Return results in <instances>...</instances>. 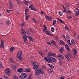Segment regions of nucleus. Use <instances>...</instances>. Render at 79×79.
<instances>
[{
	"mask_svg": "<svg viewBox=\"0 0 79 79\" xmlns=\"http://www.w3.org/2000/svg\"><path fill=\"white\" fill-rule=\"evenodd\" d=\"M17 56L18 58L19 59V61H23L22 60V58H23V56H22V51H19L18 53Z\"/></svg>",
	"mask_w": 79,
	"mask_h": 79,
	"instance_id": "f257e3e1",
	"label": "nucleus"
},
{
	"mask_svg": "<svg viewBox=\"0 0 79 79\" xmlns=\"http://www.w3.org/2000/svg\"><path fill=\"white\" fill-rule=\"evenodd\" d=\"M33 66V69H36L38 68V66L39 65L36 62L32 61L31 62Z\"/></svg>",
	"mask_w": 79,
	"mask_h": 79,
	"instance_id": "f03ea898",
	"label": "nucleus"
},
{
	"mask_svg": "<svg viewBox=\"0 0 79 79\" xmlns=\"http://www.w3.org/2000/svg\"><path fill=\"white\" fill-rule=\"evenodd\" d=\"M31 69H18L17 70V72L18 73H23L24 72H26V73H27L28 72H31Z\"/></svg>",
	"mask_w": 79,
	"mask_h": 79,
	"instance_id": "7ed1b4c3",
	"label": "nucleus"
},
{
	"mask_svg": "<svg viewBox=\"0 0 79 79\" xmlns=\"http://www.w3.org/2000/svg\"><path fill=\"white\" fill-rule=\"evenodd\" d=\"M44 60H45L48 63H52V58L51 57L47 58V57H44Z\"/></svg>",
	"mask_w": 79,
	"mask_h": 79,
	"instance_id": "20e7f679",
	"label": "nucleus"
},
{
	"mask_svg": "<svg viewBox=\"0 0 79 79\" xmlns=\"http://www.w3.org/2000/svg\"><path fill=\"white\" fill-rule=\"evenodd\" d=\"M71 56L72 55L69 53L68 55L66 54L65 55V58L68 61H70V59H69V56L70 58H71Z\"/></svg>",
	"mask_w": 79,
	"mask_h": 79,
	"instance_id": "39448f33",
	"label": "nucleus"
},
{
	"mask_svg": "<svg viewBox=\"0 0 79 79\" xmlns=\"http://www.w3.org/2000/svg\"><path fill=\"white\" fill-rule=\"evenodd\" d=\"M1 44L0 45V47L1 48H3L4 47H5V44L4 43V41L3 40H1Z\"/></svg>",
	"mask_w": 79,
	"mask_h": 79,
	"instance_id": "423d86ee",
	"label": "nucleus"
},
{
	"mask_svg": "<svg viewBox=\"0 0 79 79\" xmlns=\"http://www.w3.org/2000/svg\"><path fill=\"white\" fill-rule=\"evenodd\" d=\"M5 73L6 74L8 75L10 73H11V71L10 70V69H6L5 71Z\"/></svg>",
	"mask_w": 79,
	"mask_h": 79,
	"instance_id": "0eeeda50",
	"label": "nucleus"
},
{
	"mask_svg": "<svg viewBox=\"0 0 79 79\" xmlns=\"http://www.w3.org/2000/svg\"><path fill=\"white\" fill-rule=\"evenodd\" d=\"M11 67L13 69H17V68H16V66L15 65V64H12L11 65Z\"/></svg>",
	"mask_w": 79,
	"mask_h": 79,
	"instance_id": "6e6552de",
	"label": "nucleus"
},
{
	"mask_svg": "<svg viewBox=\"0 0 79 79\" xmlns=\"http://www.w3.org/2000/svg\"><path fill=\"white\" fill-rule=\"evenodd\" d=\"M46 19L47 20H48V21H51L52 20V18L51 17H49L48 16L46 15Z\"/></svg>",
	"mask_w": 79,
	"mask_h": 79,
	"instance_id": "1a4fd4ad",
	"label": "nucleus"
},
{
	"mask_svg": "<svg viewBox=\"0 0 79 79\" xmlns=\"http://www.w3.org/2000/svg\"><path fill=\"white\" fill-rule=\"evenodd\" d=\"M21 75L23 77H24V78H26V77H27V74L25 73H22L21 74Z\"/></svg>",
	"mask_w": 79,
	"mask_h": 79,
	"instance_id": "9d476101",
	"label": "nucleus"
},
{
	"mask_svg": "<svg viewBox=\"0 0 79 79\" xmlns=\"http://www.w3.org/2000/svg\"><path fill=\"white\" fill-rule=\"evenodd\" d=\"M50 42H51L52 44V45H53L55 46V44H56V42H55V41L52 40H50Z\"/></svg>",
	"mask_w": 79,
	"mask_h": 79,
	"instance_id": "9b49d317",
	"label": "nucleus"
},
{
	"mask_svg": "<svg viewBox=\"0 0 79 79\" xmlns=\"http://www.w3.org/2000/svg\"><path fill=\"white\" fill-rule=\"evenodd\" d=\"M23 39L24 40V42L26 43L27 42V35H24L23 37Z\"/></svg>",
	"mask_w": 79,
	"mask_h": 79,
	"instance_id": "f8f14e48",
	"label": "nucleus"
},
{
	"mask_svg": "<svg viewBox=\"0 0 79 79\" xmlns=\"http://www.w3.org/2000/svg\"><path fill=\"white\" fill-rule=\"evenodd\" d=\"M65 48H66L67 50H68V52H70V48L67 44H65Z\"/></svg>",
	"mask_w": 79,
	"mask_h": 79,
	"instance_id": "ddd939ff",
	"label": "nucleus"
},
{
	"mask_svg": "<svg viewBox=\"0 0 79 79\" xmlns=\"http://www.w3.org/2000/svg\"><path fill=\"white\" fill-rule=\"evenodd\" d=\"M9 7L10 9H12V8H13V6L12 4V3L11 2H10L9 3Z\"/></svg>",
	"mask_w": 79,
	"mask_h": 79,
	"instance_id": "4468645a",
	"label": "nucleus"
},
{
	"mask_svg": "<svg viewBox=\"0 0 79 79\" xmlns=\"http://www.w3.org/2000/svg\"><path fill=\"white\" fill-rule=\"evenodd\" d=\"M40 73H39V71L38 69L36 70V71L35 72V76H38L39 75Z\"/></svg>",
	"mask_w": 79,
	"mask_h": 79,
	"instance_id": "2eb2a0df",
	"label": "nucleus"
},
{
	"mask_svg": "<svg viewBox=\"0 0 79 79\" xmlns=\"http://www.w3.org/2000/svg\"><path fill=\"white\" fill-rule=\"evenodd\" d=\"M21 31V34L22 35H24L26 34V31H25V30L24 29H22V30Z\"/></svg>",
	"mask_w": 79,
	"mask_h": 79,
	"instance_id": "dca6fc26",
	"label": "nucleus"
},
{
	"mask_svg": "<svg viewBox=\"0 0 79 79\" xmlns=\"http://www.w3.org/2000/svg\"><path fill=\"white\" fill-rule=\"evenodd\" d=\"M71 45H75V42H74V40H71Z\"/></svg>",
	"mask_w": 79,
	"mask_h": 79,
	"instance_id": "f3484780",
	"label": "nucleus"
},
{
	"mask_svg": "<svg viewBox=\"0 0 79 79\" xmlns=\"http://www.w3.org/2000/svg\"><path fill=\"white\" fill-rule=\"evenodd\" d=\"M58 20L59 21V22H60V23H62V24H65L64 21H63L61 19L58 18Z\"/></svg>",
	"mask_w": 79,
	"mask_h": 79,
	"instance_id": "a211bd4d",
	"label": "nucleus"
},
{
	"mask_svg": "<svg viewBox=\"0 0 79 79\" xmlns=\"http://www.w3.org/2000/svg\"><path fill=\"white\" fill-rule=\"evenodd\" d=\"M73 53L75 55H76V54H77V50H76V49L74 48V49H73Z\"/></svg>",
	"mask_w": 79,
	"mask_h": 79,
	"instance_id": "6ab92c4d",
	"label": "nucleus"
},
{
	"mask_svg": "<svg viewBox=\"0 0 79 79\" xmlns=\"http://www.w3.org/2000/svg\"><path fill=\"white\" fill-rule=\"evenodd\" d=\"M58 58H60L61 59H64V56L61 54L59 55L58 56Z\"/></svg>",
	"mask_w": 79,
	"mask_h": 79,
	"instance_id": "aec40b11",
	"label": "nucleus"
},
{
	"mask_svg": "<svg viewBox=\"0 0 79 79\" xmlns=\"http://www.w3.org/2000/svg\"><path fill=\"white\" fill-rule=\"evenodd\" d=\"M56 59L55 58H52L51 59V63L52 62H56Z\"/></svg>",
	"mask_w": 79,
	"mask_h": 79,
	"instance_id": "412c9836",
	"label": "nucleus"
},
{
	"mask_svg": "<svg viewBox=\"0 0 79 79\" xmlns=\"http://www.w3.org/2000/svg\"><path fill=\"white\" fill-rule=\"evenodd\" d=\"M60 42L59 43V44L60 45H61V44H62L63 45H64V41H62V40H60Z\"/></svg>",
	"mask_w": 79,
	"mask_h": 79,
	"instance_id": "4be33fe9",
	"label": "nucleus"
},
{
	"mask_svg": "<svg viewBox=\"0 0 79 79\" xmlns=\"http://www.w3.org/2000/svg\"><path fill=\"white\" fill-rule=\"evenodd\" d=\"M37 70H39V72L40 73V74H43V73H44V70L43 69H38Z\"/></svg>",
	"mask_w": 79,
	"mask_h": 79,
	"instance_id": "5701e85b",
	"label": "nucleus"
},
{
	"mask_svg": "<svg viewBox=\"0 0 79 79\" xmlns=\"http://www.w3.org/2000/svg\"><path fill=\"white\" fill-rule=\"evenodd\" d=\"M59 51L60 53H62V52H63V51H64L63 48V47H61V48L59 49Z\"/></svg>",
	"mask_w": 79,
	"mask_h": 79,
	"instance_id": "b1692460",
	"label": "nucleus"
},
{
	"mask_svg": "<svg viewBox=\"0 0 79 79\" xmlns=\"http://www.w3.org/2000/svg\"><path fill=\"white\" fill-rule=\"evenodd\" d=\"M75 15L76 16H79V11H75Z\"/></svg>",
	"mask_w": 79,
	"mask_h": 79,
	"instance_id": "393cba45",
	"label": "nucleus"
},
{
	"mask_svg": "<svg viewBox=\"0 0 79 79\" xmlns=\"http://www.w3.org/2000/svg\"><path fill=\"white\" fill-rule=\"evenodd\" d=\"M9 62L10 61L11 63H14V62H13V59L12 58H10L9 59Z\"/></svg>",
	"mask_w": 79,
	"mask_h": 79,
	"instance_id": "a878e982",
	"label": "nucleus"
},
{
	"mask_svg": "<svg viewBox=\"0 0 79 79\" xmlns=\"http://www.w3.org/2000/svg\"><path fill=\"white\" fill-rule=\"evenodd\" d=\"M6 24H11V22L9 20H8L7 22L6 23Z\"/></svg>",
	"mask_w": 79,
	"mask_h": 79,
	"instance_id": "bb28decb",
	"label": "nucleus"
},
{
	"mask_svg": "<svg viewBox=\"0 0 79 79\" xmlns=\"http://www.w3.org/2000/svg\"><path fill=\"white\" fill-rule=\"evenodd\" d=\"M65 6L68 9H69V8H70V6H69V4H66L65 5Z\"/></svg>",
	"mask_w": 79,
	"mask_h": 79,
	"instance_id": "cd10ccee",
	"label": "nucleus"
},
{
	"mask_svg": "<svg viewBox=\"0 0 79 79\" xmlns=\"http://www.w3.org/2000/svg\"><path fill=\"white\" fill-rule=\"evenodd\" d=\"M31 10H33V11H37V9L35 7H33L32 8H31Z\"/></svg>",
	"mask_w": 79,
	"mask_h": 79,
	"instance_id": "c85d7f7f",
	"label": "nucleus"
},
{
	"mask_svg": "<svg viewBox=\"0 0 79 79\" xmlns=\"http://www.w3.org/2000/svg\"><path fill=\"white\" fill-rule=\"evenodd\" d=\"M53 70H51V69H48V72L49 73H52V72H53Z\"/></svg>",
	"mask_w": 79,
	"mask_h": 79,
	"instance_id": "c756f323",
	"label": "nucleus"
},
{
	"mask_svg": "<svg viewBox=\"0 0 79 79\" xmlns=\"http://www.w3.org/2000/svg\"><path fill=\"white\" fill-rule=\"evenodd\" d=\"M53 25L54 26H55V24H56V20L53 19Z\"/></svg>",
	"mask_w": 79,
	"mask_h": 79,
	"instance_id": "7c9ffc66",
	"label": "nucleus"
},
{
	"mask_svg": "<svg viewBox=\"0 0 79 79\" xmlns=\"http://www.w3.org/2000/svg\"><path fill=\"white\" fill-rule=\"evenodd\" d=\"M3 68V65L2 64V62L0 61V69Z\"/></svg>",
	"mask_w": 79,
	"mask_h": 79,
	"instance_id": "2f4dec72",
	"label": "nucleus"
},
{
	"mask_svg": "<svg viewBox=\"0 0 79 79\" xmlns=\"http://www.w3.org/2000/svg\"><path fill=\"white\" fill-rule=\"evenodd\" d=\"M10 50L11 52H12V51H13L14 50H15V48L13 47H11L10 48Z\"/></svg>",
	"mask_w": 79,
	"mask_h": 79,
	"instance_id": "473e14b6",
	"label": "nucleus"
},
{
	"mask_svg": "<svg viewBox=\"0 0 79 79\" xmlns=\"http://www.w3.org/2000/svg\"><path fill=\"white\" fill-rule=\"evenodd\" d=\"M51 30L52 32H55V29L53 27H52L51 28Z\"/></svg>",
	"mask_w": 79,
	"mask_h": 79,
	"instance_id": "72a5a7b5",
	"label": "nucleus"
},
{
	"mask_svg": "<svg viewBox=\"0 0 79 79\" xmlns=\"http://www.w3.org/2000/svg\"><path fill=\"white\" fill-rule=\"evenodd\" d=\"M45 32H46V33L47 35H49V34H50V31L48 30L46 31Z\"/></svg>",
	"mask_w": 79,
	"mask_h": 79,
	"instance_id": "f704fd0d",
	"label": "nucleus"
},
{
	"mask_svg": "<svg viewBox=\"0 0 79 79\" xmlns=\"http://www.w3.org/2000/svg\"><path fill=\"white\" fill-rule=\"evenodd\" d=\"M25 25V23L24 22H23L22 24H20V26H22V27H23V26H24Z\"/></svg>",
	"mask_w": 79,
	"mask_h": 79,
	"instance_id": "c9c22d12",
	"label": "nucleus"
},
{
	"mask_svg": "<svg viewBox=\"0 0 79 79\" xmlns=\"http://www.w3.org/2000/svg\"><path fill=\"white\" fill-rule=\"evenodd\" d=\"M6 11H7V13H10V12L12 11V10H8V9H6Z\"/></svg>",
	"mask_w": 79,
	"mask_h": 79,
	"instance_id": "e433bc0d",
	"label": "nucleus"
},
{
	"mask_svg": "<svg viewBox=\"0 0 79 79\" xmlns=\"http://www.w3.org/2000/svg\"><path fill=\"white\" fill-rule=\"evenodd\" d=\"M38 53H39V54H40V55H41L42 56H42V55H43V53H43V52H41L39 51Z\"/></svg>",
	"mask_w": 79,
	"mask_h": 79,
	"instance_id": "4c0bfd02",
	"label": "nucleus"
},
{
	"mask_svg": "<svg viewBox=\"0 0 79 79\" xmlns=\"http://www.w3.org/2000/svg\"><path fill=\"white\" fill-rule=\"evenodd\" d=\"M54 56L55 57H56V54L54 53H52V56Z\"/></svg>",
	"mask_w": 79,
	"mask_h": 79,
	"instance_id": "58836bf2",
	"label": "nucleus"
},
{
	"mask_svg": "<svg viewBox=\"0 0 79 79\" xmlns=\"http://www.w3.org/2000/svg\"><path fill=\"white\" fill-rule=\"evenodd\" d=\"M29 15H27L25 17L26 20H27L29 19Z\"/></svg>",
	"mask_w": 79,
	"mask_h": 79,
	"instance_id": "ea45409f",
	"label": "nucleus"
},
{
	"mask_svg": "<svg viewBox=\"0 0 79 79\" xmlns=\"http://www.w3.org/2000/svg\"><path fill=\"white\" fill-rule=\"evenodd\" d=\"M14 79H19V78L17 76H14Z\"/></svg>",
	"mask_w": 79,
	"mask_h": 79,
	"instance_id": "a19ab883",
	"label": "nucleus"
},
{
	"mask_svg": "<svg viewBox=\"0 0 79 79\" xmlns=\"http://www.w3.org/2000/svg\"><path fill=\"white\" fill-rule=\"evenodd\" d=\"M25 4L26 5H28V4H29V2H28L27 1H25Z\"/></svg>",
	"mask_w": 79,
	"mask_h": 79,
	"instance_id": "79ce46f5",
	"label": "nucleus"
},
{
	"mask_svg": "<svg viewBox=\"0 0 79 79\" xmlns=\"http://www.w3.org/2000/svg\"><path fill=\"white\" fill-rule=\"evenodd\" d=\"M65 27L66 29H67V30H69V27L67 26V25L65 26Z\"/></svg>",
	"mask_w": 79,
	"mask_h": 79,
	"instance_id": "37998d69",
	"label": "nucleus"
},
{
	"mask_svg": "<svg viewBox=\"0 0 79 79\" xmlns=\"http://www.w3.org/2000/svg\"><path fill=\"white\" fill-rule=\"evenodd\" d=\"M29 39L30 41H31V42H34V40H33V39H32V38L31 37Z\"/></svg>",
	"mask_w": 79,
	"mask_h": 79,
	"instance_id": "c03bdc74",
	"label": "nucleus"
},
{
	"mask_svg": "<svg viewBox=\"0 0 79 79\" xmlns=\"http://www.w3.org/2000/svg\"><path fill=\"white\" fill-rule=\"evenodd\" d=\"M59 14L60 15V16H62V15H63V13L61 12L60 11L59 12Z\"/></svg>",
	"mask_w": 79,
	"mask_h": 79,
	"instance_id": "a18cd8bd",
	"label": "nucleus"
},
{
	"mask_svg": "<svg viewBox=\"0 0 79 79\" xmlns=\"http://www.w3.org/2000/svg\"><path fill=\"white\" fill-rule=\"evenodd\" d=\"M64 10H63V12H64L65 13H66L67 12L66 10V9H65V8H64Z\"/></svg>",
	"mask_w": 79,
	"mask_h": 79,
	"instance_id": "49530a36",
	"label": "nucleus"
},
{
	"mask_svg": "<svg viewBox=\"0 0 79 79\" xmlns=\"http://www.w3.org/2000/svg\"><path fill=\"white\" fill-rule=\"evenodd\" d=\"M46 69V67L45 66H42V69Z\"/></svg>",
	"mask_w": 79,
	"mask_h": 79,
	"instance_id": "de8ad7c7",
	"label": "nucleus"
},
{
	"mask_svg": "<svg viewBox=\"0 0 79 79\" xmlns=\"http://www.w3.org/2000/svg\"><path fill=\"white\" fill-rule=\"evenodd\" d=\"M29 33H31V32H32V29L29 30Z\"/></svg>",
	"mask_w": 79,
	"mask_h": 79,
	"instance_id": "09e8293b",
	"label": "nucleus"
},
{
	"mask_svg": "<svg viewBox=\"0 0 79 79\" xmlns=\"http://www.w3.org/2000/svg\"><path fill=\"white\" fill-rule=\"evenodd\" d=\"M67 42H68V43L69 44H70V45H71V42H70V40H67Z\"/></svg>",
	"mask_w": 79,
	"mask_h": 79,
	"instance_id": "8fccbe9b",
	"label": "nucleus"
},
{
	"mask_svg": "<svg viewBox=\"0 0 79 79\" xmlns=\"http://www.w3.org/2000/svg\"><path fill=\"white\" fill-rule=\"evenodd\" d=\"M41 15H44V14H45L44 12V11H42V10H41Z\"/></svg>",
	"mask_w": 79,
	"mask_h": 79,
	"instance_id": "3c124183",
	"label": "nucleus"
},
{
	"mask_svg": "<svg viewBox=\"0 0 79 79\" xmlns=\"http://www.w3.org/2000/svg\"><path fill=\"white\" fill-rule=\"evenodd\" d=\"M52 53H51L50 52H49L48 53V55H49V56H52Z\"/></svg>",
	"mask_w": 79,
	"mask_h": 79,
	"instance_id": "603ef678",
	"label": "nucleus"
},
{
	"mask_svg": "<svg viewBox=\"0 0 79 79\" xmlns=\"http://www.w3.org/2000/svg\"><path fill=\"white\" fill-rule=\"evenodd\" d=\"M33 6V5H31L30 6H29V7L30 8H31H31H32V7Z\"/></svg>",
	"mask_w": 79,
	"mask_h": 79,
	"instance_id": "864d4df0",
	"label": "nucleus"
},
{
	"mask_svg": "<svg viewBox=\"0 0 79 79\" xmlns=\"http://www.w3.org/2000/svg\"><path fill=\"white\" fill-rule=\"evenodd\" d=\"M47 44H48L49 45H52V44H51V43L50 42H47Z\"/></svg>",
	"mask_w": 79,
	"mask_h": 79,
	"instance_id": "5fc2aeb1",
	"label": "nucleus"
},
{
	"mask_svg": "<svg viewBox=\"0 0 79 79\" xmlns=\"http://www.w3.org/2000/svg\"><path fill=\"white\" fill-rule=\"evenodd\" d=\"M62 37H63V38H64V39H65V40H66V39L65 37V35H62Z\"/></svg>",
	"mask_w": 79,
	"mask_h": 79,
	"instance_id": "6e6d98bb",
	"label": "nucleus"
},
{
	"mask_svg": "<svg viewBox=\"0 0 79 79\" xmlns=\"http://www.w3.org/2000/svg\"><path fill=\"white\" fill-rule=\"evenodd\" d=\"M47 31V28H44L43 29V31L44 32H45Z\"/></svg>",
	"mask_w": 79,
	"mask_h": 79,
	"instance_id": "4d7b16f0",
	"label": "nucleus"
},
{
	"mask_svg": "<svg viewBox=\"0 0 79 79\" xmlns=\"http://www.w3.org/2000/svg\"><path fill=\"white\" fill-rule=\"evenodd\" d=\"M60 79H64V77H60Z\"/></svg>",
	"mask_w": 79,
	"mask_h": 79,
	"instance_id": "13d9d810",
	"label": "nucleus"
},
{
	"mask_svg": "<svg viewBox=\"0 0 79 79\" xmlns=\"http://www.w3.org/2000/svg\"><path fill=\"white\" fill-rule=\"evenodd\" d=\"M55 39L56 40H58V36H56L55 37Z\"/></svg>",
	"mask_w": 79,
	"mask_h": 79,
	"instance_id": "bf43d9fd",
	"label": "nucleus"
},
{
	"mask_svg": "<svg viewBox=\"0 0 79 79\" xmlns=\"http://www.w3.org/2000/svg\"><path fill=\"white\" fill-rule=\"evenodd\" d=\"M28 10V9L27 8H26L25 10V12H27V11L28 10Z\"/></svg>",
	"mask_w": 79,
	"mask_h": 79,
	"instance_id": "052dcab7",
	"label": "nucleus"
},
{
	"mask_svg": "<svg viewBox=\"0 0 79 79\" xmlns=\"http://www.w3.org/2000/svg\"><path fill=\"white\" fill-rule=\"evenodd\" d=\"M66 39H69V36H68V35H66Z\"/></svg>",
	"mask_w": 79,
	"mask_h": 79,
	"instance_id": "680f3d73",
	"label": "nucleus"
},
{
	"mask_svg": "<svg viewBox=\"0 0 79 79\" xmlns=\"http://www.w3.org/2000/svg\"><path fill=\"white\" fill-rule=\"evenodd\" d=\"M32 20L34 21V22H35V19H34V18H33L32 19Z\"/></svg>",
	"mask_w": 79,
	"mask_h": 79,
	"instance_id": "e2e57ef3",
	"label": "nucleus"
},
{
	"mask_svg": "<svg viewBox=\"0 0 79 79\" xmlns=\"http://www.w3.org/2000/svg\"><path fill=\"white\" fill-rule=\"evenodd\" d=\"M49 35H50V36H53V35L51 33H49Z\"/></svg>",
	"mask_w": 79,
	"mask_h": 79,
	"instance_id": "0e129e2a",
	"label": "nucleus"
},
{
	"mask_svg": "<svg viewBox=\"0 0 79 79\" xmlns=\"http://www.w3.org/2000/svg\"><path fill=\"white\" fill-rule=\"evenodd\" d=\"M27 15V12H25V16H26Z\"/></svg>",
	"mask_w": 79,
	"mask_h": 79,
	"instance_id": "69168bd1",
	"label": "nucleus"
},
{
	"mask_svg": "<svg viewBox=\"0 0 79 79\" xmlns=\"http://www.w3.org/2000/svg\"><path fill=\"white\" fill-rule=\"evenodd\" d=\"M48 51V49L46 48V50H44V52H47Z\"/></svg>",
	"mask_w": 79,
	"mask_h": 79,
	"instance_id": "338daca9",
	"label": "nucleus"
},
{
	"mask_svg": "<svg viewBox=\"0 0 79 79\" xmlns=\"http://www.w3.org/2000/svg\"><path fill=\"white\" fill-rule=\"evenodd\" d=\"M50 68H52V69L54 68V66H53L52 65L51 66Z\"/></svg>",
	"mask_w": 79,
	"mask_h": 79,
	"instance_id": "774afa93",
	"label": "nucleus"
}]
</instances>
